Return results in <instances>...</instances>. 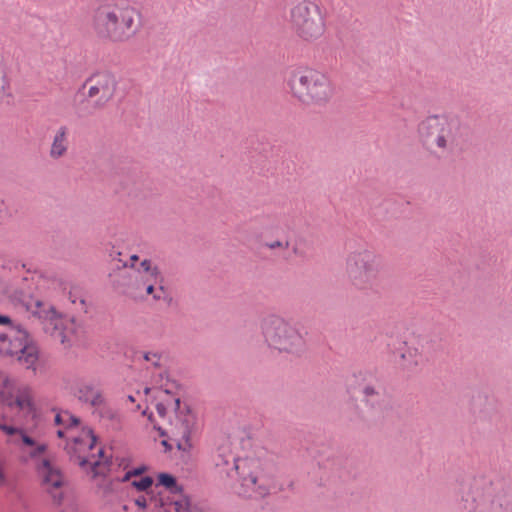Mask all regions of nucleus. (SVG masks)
<instances>
[{
  "label": "nucleus",
  "mask_w": 512,
  "mask_h": 512,
  "mask_svg": "<svg viewBox=\"0 0 512 512\" xmlns=\"http://www.w3.org/2000/svg\"><path fill=\"white\" fill-rule=\"evenodd\" d=\"M462 512H512V485H494L483 476L468 479L460 488Z\"/></svg>",
  "instance_id": "1"
},
{
  "label": "nucleus",
  "mask_w": 512,
  "mask_h": 512,
  "mask_svg": "<svg viewBox=\"0 0 512 512\" xmlns=\"http://www.w3.org/2000/svg\"><path fill=\"white\" fill-rule=\"evenodd\" d=\"M139 16V12L130 5L108 3L94 10L91 25L99 39L123 43L138 32L136 20Z\"/></svg>",
  "instance_id": "2"
},
{
  "label": "nucleus",
  "mask_w": 512,
  "mask_h": 512,
  "mask_svg": "<svg viewBox=\"0 0 512 512\" xmlns=\"http://www.w3.org/2000/svg\"><path fill=\"white\" fill-rule=\"evenodd\" d=\"M214 461L219 473L231 479L238 477L240 484L235 489L239 496L260 499L269 494L270 480L255 470L256 461L236 458L226 448L219 449Z\"/></svg>",
  "instance_id": "3"
},
{
  "label": "nucleus",
  "mask_w": 512,
  "mask_h": 512,
  "mask_svg": "<svg viewBox=\"0 0 512 512\" xmlns=\"http://www.w3.org/2000/svg\"><path fill=\"white\" fill-rule=\"evenodd\" d=\"M381 257L362 248L350 252L345 261V272L350 285L365 295H378L381 290Z\"/></svg>",
  "instance_id": "4"
},
{
  "label": "nucleus",
  "mask_w": 512,
  "mask_h": 512,
  "mask_svg": "<svg viewBox=\"0 0 512 512\" xmlns=\"http://www.w3.org/2000/svg\"><path fill=\"white\" fill-rule=\"evenodd\" d=\"M0 356L16 359L28 369L34 368L39 358L38 347L27 330L6 315H0Z\"/></svg>",
  "instance_id": "5"
},
{
  "label": "nucleus",
  "mask_w": 512,
  "mask_h": 512,
  "mask_svg": "<svg viewBox=\"0 0 512 512\" xmlns=\"http://www.w3.org/2000/svg\"><path fill=\"white\" fill-rule=\"evenodd\" d=\"M288 85L294 97L307 105H324L333 95L328 76L314 69L294 70Z\"/></svg>",
  "instance_id": "6"
},
{
  "label": "nucleus",
  "mask_w": 512,
  "mask_h": 512,
  "mask_svg": "<svg viewBox=\"0 0 512 512\" xmlns=\"http://www.w3.org/2000/svg\"><path fill=\"white\" fill-rule=\"evenodd\" d=\"M117 81L109 72H99L85 80L74 96L75 107L85 115L99 110L114 97Z\"/></svg>",
  "instance_id": "7"
},
{
  "label": "nucleus",
  "mask_w": 512,
  "mask_h": 512,
  "mask_svg": "<svg viewBox=\"0 0 512 512\" xmlns=\"http://www.w3.org/2000/svg\"><path fill=\"white\" fill-rule=\"evenodd\" d=\"M261 330L267 345L279 352L299 355L305 350V340L299 330L278 315L262 320Z\"/></svg>",
  "instance_id": "8"
},
{
  "label": "nucleus",
  "mask_w": 512,
  "mask_h": 512,
  "mask_svg": "<svg viewBox=\"0 0 512 512\" xmlns=\"http://www.w3.org/2000/svg\"><path fill=\"white\" fill-rule=\"evenodd\" d=\"M290 23L297 36L305 41L318 39L325 31L320 7L308 0L298 2L291 8Z\"/></svg>",
  "instance_id": "9"
},
{
  "label": "nucleus",
  "mask_w": 512,
  "mask_h": 512,
  "mask_svg": "<svg viewBox=\"0 0 512 512\" xmlns=\"http://www.w3.org/2000/svg\"><path fill=\"white\" fill-rule=\"evenodd\" d=\"M175 419L170 424L169 430L155 427L161 437H167L175 443L178 450L189 452L193 446L191 435L196 429V416L186 404H182L180 398L173 402Z\"/></svg>",
  "instance_id": "10"
},
{
  "label": "nucleus",
  "mask_w": 512,
  "mask_h": 512,
  "mask_svg": "<svg viewBox=\"0 0 512 512\" xmlns=\"http://www.w3.org/2000/svg\"><path fill=\"white\" fill-rule=\"evenodd\" d=\"M46 450V444H39L29 455L36 461L35 469L40 478L41 486L50 495L55 505H61L64 497L65 478L60 468L49 459H39V456Z\"/></svg>",
  "instance_id": "11"
},
{
  "label": "nucleus",
  "mask_w": 512,
  "mask_h": 512,
  "mask_svg": "<svg viewBox=\"0 0 512 512\" xmlns=\"http://www.w3.org/2000/svg\"><path fill=\"white\" fill-rule=\"evenodd\" d=\"M96 442L97 437L94 434V431L89 427H84L82 429L81 436L74 437L73 441L68 443L65 447L70 460L83 468L89 464L94 476L105 474L111 463L108 459H106L105 462L92 460L91 458H94L95 456L91 455L90 457V455L86 454V452H89L94 448Z\"/></svg>",
  "instance_id": "12"
},
{
  "label": "nucleus",
  "mask_w": 512,
  "mask_h": 512,
  "mask_svg": "<svg viewBox=\"0 0 512 512\" xmlns=\"http://www.w3.org/2000/svg\"><path fill=\"white\" fill-rule=\"evenodd\" d=\"M441 135V153H454L466 146L470 129L457 116L441 115Z\"/></svg>",
  "instance_id": "13"
},
{
  "label": "nucleus",
  "mask_w": 512,
  "mask_h": 512,
  "mask_svg": "<svg viewBox=\"0 0 512 512\" xmlns=\"http://www.w3.org/2000/svg\"><path fill=\"white\" fill-rule=\"evenodd\" d=\"M155 488L162 486L166 489L171 497L165 498L167 506L165 512H201L200 509L193 505L188 495L184 494L182 485L177 483V479L169 473H160Z\"/></svg>",
  "instance_id": "14"
},
{
  "label": "nucleus",
  "mask_w": 512,
  "mask_h": 512,
  "mask_svg": "<svg viewBox=\"0 0 512 512\" xmlns=\"http://www.w3.org/2000/svg\"><path fill=\"white\" fill-rule=\"evenodd\" d=\"M418 136L427 150L441 152V115L428 116L422 120L418 125Z\"/></svg>",
  "instance_id": "15"
},
{
  "label": "nucleus",
  "mask_w": 512,
  "mask_h": 512,
  "mask_svg": "<svg viewBox=\"0 0 512 512\" xmlns=\"http://www.w3.org/2000/svg\"><path fill=\"white\" fill-rule=\"evenodd\" d=\"M74 395L80 402L89 404L92 407H100L105 402L101 390L96 388L92 382L79 383Z\"/></svg>",
  "instance_id": "16"
},
{
  "label": "nucleus",
  "mask_w": 512,
  "mask_h": 512,
  "mask_svg": "<svg viewBox=\"0 0 512 512\" xmlns=\"http://www.w3.org/2000/svg\"><path fill=\"white\" fill-rule=\"evenodd\" d=\"M21 301L28 311H31L33 315L40 319L50 320L51 322L57 320V312L49 303L32 296H24Z\"/></svg>",
  "instance_id": "17"
},
{
  "label": "nucleus",
  "mask_w": 512,
  "mask_h": 512,
  "mask_svg": "<svg viewBox=\"0 0 512 512\" xmlns=\"http://www.w3.org/2000/svg\"><path fill=\"white\" fill-rule=\"evenodd\" d=\"M68 129L66 126H61L54 138L50 148V157L53 159H59L63 157L68 149V141H67Z\"/></svg>",
  "instance_id": "18"
},
{
  "label": "nucleus",
  "mask_w": 512,
  "mask_h": 512,
  "mask_svg": "<svg viewBox=\"0 0 512 512\" xmlns=\"http://www.w3.org/2000/svg\"><path fill=\"white\" fill-rule=\"evenodd\" d=\"M400 362L399 364L404 368L411 370L417 367L421 361V355L417 348L408 347L404 343L403 348L400 349Z\"/></svg>",
  "instance_id": "19"
},
{
  "label": "nucleus",
  "mask_w": 512,
  "mask_h": 512,
  "mask_svg": "<svg viewBox=\"0 0 512 512\" xmlns=\"http://www.w3.org/2000/svg\"><path fill=\"white\" fill-rule=\"evenodd\" d=\"M363 401L370 405L371 407H375L382 399V387L379 384H366L363 386L361 390Z\"/></svg>",
  "instance_id": "20"
},
{
  "label": "nucleus",
  "mask_w": 512,
  "mask_h": 512,
  "mask_svg": "<svg viewBox=\"0 0 512 512\" xmlns=\"http://www.w3.org/2000/svg\"><path fill=\"white\" fill-rule=\"evenodd\" d=\"M152 495H140L137 498H135L134 503L139 508H146L149 506H154V508H162L165 511V508L167 506V502L165 501V497L163 496L162 492H158V497L153 495V491H151Z\"/></svg>",
  "instance_id": "21"
},
{
  "label": "nucleus",
  "mask_w": 512,
  "mask_h": 512,
  "mask_svg": "<svg viewBox=\"0 0 512 512\" xmlns=\"http://www.w3.org/2000/svg\"><path fill=\"white\" fill-rule=\"evenodd\" d=\"M157 274L158 275H156V276H154V272H150V273L146 274L142 278V284L151 283V284L158 285V291L165 293V291H166L165 286H164L165 278L160 269H157Z\"/></svg>",
  "instance_id": "22"
},
{
  "label": "nucleus",
  "mask_w": 512,
  "mask_h": 512,
  "mask_svg": "<svg viewBox=\"0 0 512 512\" xmlns=\"http://www.w3.org/2000/svg\"><path fill=\"white\" fill-rule=\"evenodd\" d=\"M131 485L138 491H148L153 485V478L151 476H144L139 480H133Z\"/></svg>",
  "instance_id": "23"
},
{
  "label": "nucleus",
  "mask_w": 512,
  "mask_h": 512,
  "mask_svg": "<svg viewBox=\"0 0 512 512\" xmlns=\"http://www.w3.org/2000/svg\"><path fill=\"white\" fill-rule=\"evenodd\" d=\"M157 269H160L157 265H154L152 260L150 259H144L141 261L140 263V269H138L137 271L139 273H141V271H143L145 274H148L150 272H154V276L158 275L157 274Z\"/></svg>",
  "instance_id": "24"
},
{
  "label": "nucleus",
  "mask_w": 512,
  "mask_h": 512,
  "mask_svg": "<svg viewBox=\"0 0 512 512\" xmlns=\"http://www.w3.org/2000/svg\"><path fill=\"white\" fill-rule=\"evenodd\" d=\"M8 88H9V82H8L4 72L0 68V101H2L6 96L9 95Z\"/></svg>",
  "instance_id": "25"
},
{
  "label": "nucleus",
  "mask_w": 512,
  "mask_h": 512,
  "mask_svg": "<svg viewBox=\"0 0 512 512\" xmlns=\"http://www.w3.org/2000/svg\"><path fill=\"white\" fill-rule=\"evenodd\" d=\"M145 288L146 294L151 295L154 300L159 301L162 299V292L155 288V284L147 283L142 284Z\"/></svg>",
  "instance_id": "26"
},
{
  "label": "nucleus",
  "mask_w": 512,
  "mask_h": 512,
  "mask_svg": "<svg viewBox=\"0 0 512 512\" xmlns=\"http://www.w3.org/2000/svg\"><path fill=\"white\" fill-rule=\"evenodd\" d=\"M143 359L151 362L154 367H160L161 355L156 352H144Z\"/></svg>",
  "instance_id": "27"
},
{
  "label": "nucleus",
  "mask_w": 512,
  "mask_h": 512,
  "mask_svg": "<svg viewBox=\"0 0 512 512\" xmlns=\"http://www.w3.org/2000/svg\"><path fill=\"white\" fill-rule=\"evenodd\" d=\"M146 470L145 466H141L138 468H134L130 471H127L121 479V482H128L132 477L141 475Z\"/></svg>",
  "instance_id": "28"
},
{
  "label": "nucleus",
  "mask_w": 512,
  "mask_h": 512,
  "mask_svg": "<svg viewBox=\"0 0 512 512\" xmlns=\"http://www.w3.org/2000/svg\"><path fill=\"white\" fill-rule=\"evenodd\" d=\"M64 415L66 416V422H64V425L67 428L78 426L80 424V419L78 417L72 415L68 411H65Z\"/></svg>",
  "instance_id": "29"
},
{
  "label": "nucleus",
  "mask_w": 512,
  "mask_h": 512,
  "mask_svg": "<svg viewBox=\"0 0 512 512\" xmlns=\"http://www.w3.org/2000/svg\"><path fill=\"white\" fill-rule=\"evenodd\" d=\"M265 245L267 248H269L271 250H274L277 248L287 249L289 247V241L282 242V241L276 240L273 242L266 243Z\"/></svg>",
  "instance_id": "30"
},
{
  "label": "nucleus",
  "mask_w": 512,
  "mask_h": 512,
  "mask_svg": "<svg viewBox=\"0 0 512 512\" xmlns=\"http://www.w3.org/2000/svg\"><path fill=\"white\" fill-rule=\"evenodd\" d=\"M0 430L7 435H15L18 433L19 428L7 425L0 420Z\"/></svg>",
  "instance_id": "31"
},
{
  "label": "nucleus",
  "mask_w": 512,
  "mask_h": 512,
  "mask_svg": "<svg viewBox=\"0 0 512 512\" xmlns=\"http://www.w3.org/2000/svg\"><path fill=\"white\" fill-rule=\"evenodd\" d=\"M17 434H19V436H20V438H21L22 442H23L25 445H27V446H34V445L36 444V443H35V440H34L32 437H30V436L26 435V434L23 432V430L19 429V431H18V433H17Z\"/></svg>",
  "instance_id": "32"
},
{
  "label": "nucleus",
  "mask_w": 512,
  "mask_h": 512,
  "mask_svg": "<svg viewBox=\"0 0 512 512\" xmlns=\"http://www.w3.org/2000/svg\"><path fill=\"white\" fill-rule=\"evenodd\" d=\"M138 259H139V256L137 254L131 255L130 256L131 263L128 264L127 262H123L122 263V268H127V267L134 268L135 267V262L138 261Z\"/></svg>",
  "instance_id": "33"
},
{
  "label": "nucleus",
  "mask_w": 512,
  "mask_h": 512,
  "mask_svg": "<svg viewBox=\"0 0 512 512\" xmlns=\"http://www.w3.org/2000/svg\"><path fill=\"white\" fill-rule=\"evenodd\" d=\"M156 411L159 414V416L165 417L166 412H167L166 405L163 404V403H157L156 404Z\"/></svg>",
  "instance_id": "34"
},
{
  "label": "nucleus",
  "mask_w": 512,
  "mask_h": 512,
  "mask_svg": "<svg viewBox=\"0 0 512 512\" xmlns=\"http://www.w3.org/2000/svg\"><path fill=\"white\" fill-rule=\"evenodd\" d=\"M64 422H66V416L64 415V412L55 416V424L61 425L64 424Z\"/></svg>",
  "instance_id": "35"
},
{
  "label": "nucleus",
  "mask_w": 512,
  "mask_h": 512,
  "mask_svg": "<svg viewBox=\"0 0 512 512\" xmlns=\"http://www.w3.org/2000/svg\"><path fill=\"white\" fill-rule=\"evenodd\" d=\"M55 329V337L60 338L61 343H65V336H63L62 331L58 329L57 323L54 324Z\"/></svg>",
  "instance_id": "36"
},
{
  "label": "nucleus",
  "mask_w": 512,
  "mask_h": 512,
  "mask_svg": "<svg viewBox=\"0 0 512 512\" xmlns=\"http://www.w3.org/2000/svg\"><path fill=\"white\" fill-rule=\"evenodd\" d=\"M171 442H172V441H171V440H169V438L164 439V440H162V441H161V444H162V446H164V447H165V450H166V451H171V450H172L173 445L171 444Z\"/></svg>",
  "instance_id": "37"
},
{
  "label": "nucleus",
  "mask_w": 512,
  "mask_h": 512,
  "mask_svg": "<svg viewBox=\"0 0 512 512\" xmlns=\"http://www.w3.org/2000/svg\"><path fill=\"white\" fill-rule=\"evenodd\" d=\"M16 404H17V406H18L19 408H21V409H22V408H24V406H25L26 404H28V401H27L26 399L17 398V399H16Z\"/></svg>",
  "instance_id": "38"
},
{
  "label": "nucleus",
  "mask_w": 512,
  "mask_h": 512,
  "mask_svg": "<svg viewBox=\"0 0 512 512\" xmlns=\"http://www.w3.org/2000/svg\"><path fill=\"white\" fill-rule=\"evenodd\" d=\"M57 436H58L59 438L64 437V431H63V430H61V429H60V430H58V431H57Z\"/></svg>",
  "instance_id": "39"
},
{
  "label": "nucleus",
  "mask_w": 512,
  "mask_h": 512,
  "mask_svg": "<svg viewBox=\"0 0 512 512\" xmlns=\"http://www.w3.org/2000/svg\"><path fill=\"white\" fill-rule=\"evenodd\" d=\"M98 456H99L100 458H102V457L104 456V450H103L102 448H100V449L98 450Z\"/></svg>",
  "instance_id": "40"
},
{
  "label": "nucleus",
  "mask_w": 512,
  "mask_h": 512,
  "mask_svg": "<svg viewBox=\"0 0 512 512\" xmlns=\"http://www.w3.org/2000/svg\"><path fill=\"white\" fill-rule=\"evenodd\" d=\"M109 417H110L111 419L118 418V416H117L116 414H113V413H110V414H109Z\"/></svg>",
  "instance_id": "41"
},
{
  "label": "nucleus",
  "mask_w": 512,
  "mask_h": 512,
  "mask_svg": "<svg viewBox=\"0 0 512 512\" xmlns=\"http://www.w3.org/2000/svg\"><path fill=\"white\" fill-rule=\"evenodd\" d=\"M129 401L134 402V397L132 395L128 396Z\"/></svg>",
  "instance_id": "42"
},
{
  "label": "nucleus",
  "mask_w": 512,
  "mask_h": 512,
  "mask_svg": "<svg viewBox=\"0 0 512 512\" xmlns=\"http://www.w3.org/2000/svg\"><path fill=\"white\" fill-rule=\"evenodd\" d=\"M149 391H150V388H146V389H145V393H146V394H147V393H149Z\"/></svg>",
  "instance_id": "43"
},
{
  "label": "nucleus",
  "mask_w": 512,
  "mask_h": 512,
  "mask_svg": "<svg viewBox=\"0 0 512 512\" xmlns=\"http://www.w3.org/2000/svg\"><path fill=\"white\" fill-rule=\"evenodd\" d=\"M123 509H124L125 511H126V510H128V508H127V506H126V505H124V506H123Z\"/></svg>",
  "instance_id": "44"
}]
</instances>
